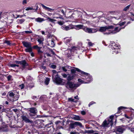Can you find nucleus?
Returning <instances> with one entry per match:
<instances>
[{
	"label": "nucleus",
	"instance_id": "60",
	"mask_svg": "<svg viewBox=\"0 0 134 134\" xmlns=\"http://www.w3.org/2000/svg\"><path fill=\"white\" fill-rule=\"evenodd\" d=\"M111 120V119H110V118H109L108 119V121L109 122V123H110V122H111V123H113V120Z\"/></svg>",
	"mask_w": 134,
	"mask_h": 134
},
{
	"label": "nucleus",
	"instance_id": "25",
	"mask_svg": "<svg viewBox=\"0 0 134 134\" xmlns=\"http://www.w3.org/2000/svg\"><path fill=\"white\" fill-rule=\"evenodd\" d=\"M47 20L48 21H50L52 23H54L55 21H56L55 20L51 19L49 17H47Z\"/></svg>",
	"mask_w": 134,
	"mask_h": 134
},
{
	"label": "nucleus",
	"instance_id": "58",
	"mask_svg": "<svg viewBox=\"0 0 134 134\" xmlns=\"http://www.w3.org/2000/svg\"><path fill=\"white\" fill-rule=\"evenodd\" d=\"M58 23L60 25H62L63 24V22L62 21H58Z\"/></svg>",
	"mask_w": 134,
	"mask_h": 134
},
{
	"label": "nucleus",
	"instance_id": "8",
	"mask_svg": "<svg viewBox=\"0 0 134 134\" xmlns=\"http://www.w3.org/2000/svg\"><path fill=\"white\" fill-rule=\"evenodd\" d=\"M76 126H79L81 127L82 126V124L79 122H74L71 123L69 125V127L71 129L74 128Z\"/></svg>",
	"mask_w": 134,
	"mask_h": 134
},
{
	"label": "nucleus",
	"instance_id": "11",
	"mask_svg": "<svg viewBox=\"0 0 134 134\" xmlns=\"http://www.w3.org/2000/svg\"><path fill=\"white\" fill-rule=\"evenodd\" d=\"M88 74H83V76L85 77L86 80L87 82H86V83H88L92 81L93 78L92 76L90 74L87 73Z\"/></svg>",
	"mask_w": 134,
	"mask_h": 134
},
{
	"label": "nucleus",
	"instance_id": "49",
	"mask_svg": "<svg viewBox=\"0 0 134 134\" xmlns=\"http://www.w3.org/2000/svg\"><path fill=\"white\" fill-rule=\"evenodd\" d=\"M25 33L26 34H31L32 33V32L31 31H25Z\"/></svg>",
	"mask_w": 134,
	"mask_h": 134
},
{
	"label": "nucleus",
	"instance_id": "41",
	"mask_svg": "<svg viewBox=\"0 0 134 134\" xmlns=\"http://www.w3.org/2000/svg\"><path fill=\"white\" fill-rule=\"evenodd\" d=\"M12 111L15 113L16 114H18L19 110L16 109H14L12 110Z\"/></svg>",
	"mask_w": 134,
	"mask_h": 134
},
{
	"label": "nucleus",
	"instance_id": "16",
	"mask_svg": "<svg viewBox=\"0 0 134 134\" xmlns=\"http://www.w3.org/2000/svg\"><path fill=\"white\" fill-rule=\"evenodd\" d=\"M127 108L126 107H124L122 106H120L118 108V112L116 113L115 114H120L121 112V110H124V109H126Z\"/></svg>",
	"mask_w": 134,
	"mask_h": 134
},
{
	"label": "nucleus",
	"instance_id": "44",
	"mask_svg": "<svg viewBox=\"0 0 134 134\" xmlns=\"http://www.w3.org/2000/svg\"><path fill=\"white\" fill-rule=\"evenodd\" d=\"M125 117L126 118H127V119H129L130 121L132 119V117H129V116H127V114H125Z\"/></svg>",
	"mask_w": 134,
	"mask_h": 134
},
{
	"label": "nucleus",
	"instance_id": "20",
	"mask_svg": "<svg viewBox=\"0 0 134 134\" xmlns=\"http://www.w3.org/2000/svg\"><path fill=\"white\" fill-rule=\"evenodd\" d=\"M121 29V28H119V29L118 27H115L114 29V30L112 32V33H116L117 32H119Z\"/></svg>",
	"mask_w": 134,
	"mask_h": 134
},
{
	"label": "nucleus",
	"instance_id": "62",
	"mask_svg": "<svg viewBox=\"0 0 134 134\" xmlns=\"http://www.w3.org/2000/svg\"><path fill=\"white\" fill-rule=\"evenodd\" d=\"M69 100L70 101H71L72 102H74V99H73L72 98H69Z\"/></svg>",
	"mask_w": 134,
	"mask_h": 134
},
{
	"label": "nucleus",
	"instance_id": "63",
	"mask_svg": "<svg viewBox=\"0 0 134 134\" xmlns=\"http://www.w3.org/2000/svg\"><path fill=\"white\" fill-rule=\"evenodd\" d=\"M114 118V116L113 115H111L110 116L109 118H110V119H111V120H113Z\"/></svg>",
	"mask_w": 134,
	"mask_h": 134
},
{
	"label": "nucleus",
	"instance_id": "9",
	"mask_svg": "<svg viewBox=\"0 0 134 134\" xmlns=\"http://www.w3.org/2000/svg\"><path fill=\"white\" fill-rule=\"evenodd\" d=\"M83 29V30L85 32L89 34L93 33L96 32V30L87 27L85 26Z\"/></svg>",
	"mask_w": 134,
	"mask_h": 134
},
{
	"label": "nucleus",
	"instance_id": "39",
	"mask_svg": "<svg viewBox=\"0 0 134 134\" xmlns=\"http://www.w3.org/2000/svg\"><path fill=\"white\" fill-rule=\"evenodd\" d=\"M35 10V9H34L32 7H28L26 8L25 9V10L26 11H28L29 10Z\"/></svg>",
	"mask_w": 134,
	"mask_h": 134
},
{
	"label": "nucleus",
	"instance_id": "55",
	"mask_svg": "<svg viewBox=\"0 0 134 134\" xmlns=\"http://www.w3.org/2000/svg\"><path fill=\"white\" fill-rule=\"evenodd\" d=\"M6 95V93L5 92H4L2 94V98H3Z\"/></svg>",
	"mask_w": 134,
	"mask_h": 134
},
{
	"label": "nucleus",
	"instance_id": "13",
	"mask_svg": "<svg viewBox=\"0 0 134 134\" xmlns=\"http://www.w3.org/2000/svg\"><path fill=\"white\" fill-rule=\"evenodd\" d=\"M64 42L68 46H70L72 45V43L71 41L72 39L68 37H66L64 38Z\"/></svg>",
	"mask_w": 134,
	"mask_h": 134
},
{
	"label": "nucleus",
	"instance_id": "10",
	"mask_svg": "<svg viewBox=\"0 0 134 134\" xmlns=\"http://www.w3.org/2000/svg\"><path fill=\"white\" fill-rule=\"evenodd\" d=\"M21 118L23 121L26 123H29L31 124L34 123L33 121H32L30 120L25 115H23L21 116Z\"/></svg>",
	"mask_w": 134,
	"mask_h": 134
},
{
	"label": "nucleus",
	"instance_id": "26",
	"mask_svg": "<svg viewBox=\"0 0 134 134\" xmlns=\"http://www.w3.org/2000/svg\"><path fill=\"white\" fill-rule=\"evenodd\" d=\"M26 79L27 81V83H28L29 81H31L33 80V78L30 76H27L26 77Z\"/></svg>",
	"mask_w": 134,
	"mask_h": 134
},
{
	"label": "nucleus",
	"instance_id": "31",
	"mask_svg": "<svg viewBox=\"0 0 134 134\" xmlns=\"http://www.w3.org/2000/svg\"><path fill=\"white\" fill-rule=\"evenodd\" d=\"M27 86L28 87L32 88L34 87V84L33 83H31V84L28 83Z\"/></svg>",
	"mask_w": 134,
	"mask_h": 134
},
{
	"label": "nucleus",
	"instance_id": "28",
	"mask_svg": "<svg viewBox=\"0 0 134 134\" xmlns=\"http://www.w3.org/2000/svg\"><path fill=\"white\" fill-rule=\"evenodd\" d=\"M49 78L48 77H47L45 81V84L47 85H48L49 83Z\"/></svg>",
	"mask_w": 134,
	"mask_h": 134
},
{
	"label": "nucleus",
	"instance_id": "22",
	"mask_svg": "<svg viewBox=\"0 0 134 134\" xmlns=\"http://www.w3.org/2000/svg\"><path fill=\"white\" fill-rule=\"evenodd\" d=\"M43 41L44 39L43 38H40L37 40L38 42L40 44H43Z\"/></svg>",
	"mask_w": 134,
	"mask_h": 134
},
{
	"label": "nucleus",
	"instance_id": "19",
	"mask_svg": "<svg viewBox=\"0 0 134 134\" xmlns=\"http://www.w3.org/2000/svg\"><path fill=\"white\" fill-rule=\"evenodd\" d=\"M109 124V123H107V121L105 120L103 122L102 125V126L104 127H107L108 125Z\"/></svg>",
	"mask_w": 134,
	"mask_h": 134
},
{
	"label": "nucleus",
	"instance_id": "18",
	"mask_svg": "<svg viewBox=\"0 0 134 134\" xmlns=\"http://www.w3.org/2000/svg\"><path fill=\"white\" fill-rule=\"evenodd\" d=\"M42 47H40L39 48H38L37 50V53L38 54L40 55H41L40 57L41 58H42V56L41 55L43 53V52L41 50V49H42Z\"/></svg>",
	"mask_w": 134,
	"mask_h": 134
},
{
	"label": "nucleus",
	"instance_id": "15",
	"mask_svg": "<svg viewBox=\"0 0 134 134\" xmlns=\"http://www.w3.org/2000/svg\"><path fill=\"white\" fill-rule=\"evenodd\" d=\"M20 64L22 65L24 68H25V66H29V64L26 63L25 60H23L21 61Z\"/></svg>",
	"mask_w": 134,
	"mask_h": 134
},
{
	"label": "nucleus",
	"instance_id": "29",
	"mask_svg": "<svg viewBox=\"0 0 134 134\" xmlns=\"http://www.w3.org/2000/svg\"><path fill=\"white\" fill-rule=\"evenodd\" d=\"M94 132V131L93 130H85V133H93Z\"/></svg>",
	"mask_w": 134,
	"mask_h": 134
},
{
	"label": "nucleus",
	"instance_id": "3",
	"mask_svg": "<svg viewBox=\"0 0 134 134\" xmlns=\"http://www.w3.org/2000/svg\"><path fill=\"white\" fill-rule=\"evenodd\" d=\"M27 110L29 116L31 118L35 119L38 117L37 114V110L36 108L32 107L27 109Z\"/></svg>",
	"mask_w": 134,
	"mask_h": 134
},
{
	"label": "nucleus",
	"instance_id": "37",
	"mask_svg": "<svg viewBox=\"0 0 134 134\" xmlns=\"http://www.w3.org/2000/svg\"><path fill=\"white\" fill-rule=\"evenodd\" d=\"M77 81L79 82H81L82 83H86V81H85L82 80L81 79H78Z\"/></svg>",
	"mask_w": 134,
	"mask_h": 134
},
{
	"label": "nucleus",
	"instance_id": "14",
	"mask_svg": "<svg viewBox=\"0 0 134 134\" xmlns=\"http://www.w3.org/2000/svg\"><path fill=\"white\" fill-rule=\"evenodd\" d=\"M22 43L24 47L26 48H27L31 46V43L29 42L23 41Z\"/></svg>",
	"mask_w": 134,
	"mask_h": 134
},
{
	"label": "nucleus",
	"instance_id": "24",
	"mask_svg": "<svg viewBox=\"0 0 134 134\" xmlns=\"http://www.w3.org/2000/svg\"><path fill=\"white\" fill-rule=\"evenodd\" d=\"M76 27L80 29H82L83 30V28H84L85 26L83 25H76Z\"/></svg>",
	"mask_w": 134,
	"mask_h": 134
},
{
	"label": "nucleus",
	"instance_id": "57",
	"mask_svg": "<svg viewBox=\"0 0 134 134\" xmlns=\"http://www.w3.org/2000/svg\"><path fill=\"white\" fill-rule=\"evenodd\" d=\"M9 66L12 67H15L16 64H10Z\"/></svg>",
	"mask_w": 134,
	"mask_h": 134
},
{
	"label": "nucleus",
	"instance_id": "23",
	"mask_svg": "<svg viewBox=\"0 0 134 134\" xmlns=\"http://www.w3.org/2000/svg\"><path fill=\"white\" fill-rule=\"evenodd\" d=\"M44 20L43 18H41L40 17L37 18L35 19V21L37 22H41L44 21Z\"/></svg>",
	"mask_w": 134,
	"mask_h": 134
},
{
	"label": "nucleus",
	"instance_id": "50",
	"mask_svg": "<svg viewBox=\"0 0 134 134\" xmlns=\"http://www.w3.org/2000/svg\"><path fill=\"white\" fill-rule=\"evenodd\" d=\"M4 127H2L0 129V130H1L3 132H6L8 131V130L7 129H6L5 130H4Z\"/></svg>",
	"mask_w": 134,
	"mask_h": 134
},
{
	"label": "nucleus",
	"instance_id": "33",
	"mask_svg": "<svg viewBox=\"0 0 134 134\" xmlns=\"http://www.w3.org/2000/svg\"><path fill=\"white\" fill-rule=\"evenodd\" d=\"M12 77V76L10 75H9L7 77V79L8 81H12L11 80Z\"/></svg>",
	"mask_w": 134,
	"mask_h": 134
},
{
	"label": "nucleus",
	"instance_id": "35",
	"mask_svg": "<svg viewBox=\"0 0 134 134\" xmlns=\"http://www.w3.org/2000/svg\"><path fill=\"white\" fill-rule=\"evenodd\" d=\"M53 124V123L52 122H51L49 123L48 124H46L45 125V127H47V128H49L51 126H52V125Z\"/></svg>",
	"mask_w": 134,
	"mask_h": 134
},
{
	"label": "nucleus",
	"instance_id": "42",
	"mask_svg": "<svg viewBox=\"0 0 134 134\" xmlns=\"http://www.w3.org/2000/svg\"><path fill=\"white\" fill-rule=\"evenodd\" d=\"M19 22L20 24H22L25 21V19H21L19 20Z\"/></svg>",
	"mask_w": 134,
	"mask_h": 134
},
{
	"label": "nucleus",
	"instance_id": "56",
	"mask_svg": "<svg viewBox=\"0 0 134 134\" xmlns=\"http://www.w3.org/2000/svg\"><path fill=\"white\" fill-rule=\"evenodd\" d=\"M41 68L42 69H43V70H45L46 69V66H44L43 65H42V66H41Z\"/></svg>",
	"mask_w": 134,
	"mask_h": 134
},
{
	"label": "nucleus",
	"instance_id": "46",
	"mask_svg": "<svg viewBox=\"0 0 134 134\" xmlns=\"http://www.w3.org/2000/svg\"><path fill=\"white\" fill-rule=\"evenodd\" d=\"M95 103H96L95 102H94L93 101H92L89 103V104L88 105V107H90V106L91 105H93V104H94Z\"/></svg>",
	"mask_w": 134,
	"mask_h": 134
},
{
	"label": "nucleus",
	"instance_id": "34",
	"mask_svg": "<svg viewBox=\"0 0 134 134\" xmlns=\"http://www.w3.org/2000/svg\"><path fill=\"white\" fill-rule=\"evenodd\" d=\"M131 5L130 4L127 6L125 7L124 9L123 10L126 11L128 10L130 6Z\"/></svg>",
	"mask_w": 134,
	"mask_h": 134
},
{
	"label": "nucleus",
	"instance_id": "17",
	"mask_svg": "<svg viewBox=\"0 0 134 134\" xmlns=\"http://www.w3.org/2000/svg\"><path fill=\"white\" fill-rule=\"evenodd\" d=\"M27 48L24 50L26 52L31 53L32 52V50L31 46Z\"/></svg>",
	"mask_w": 134,
	"mask_h": 134
},
{
	"label": "nucleus",
	"instance_id": "6",
	"mask_svg": "<svg viewBox=\"0 0 134 134\" xmlns=\"http://www.w3.org/2000/svg\"><path fill=\"white\" fill-rule=\"evenodd\" d=\"M125 126L121 125L116 126L115 129V132L117 134H121L126 129Z\"/></svg>",
	"mask_w": 134,
	"mask_h": 134
},
{
	"label": "nucleus",
	"instance_id": "30",
	"mask_svg": "<svg viewBox=\"0 0 134 134\" xmlns=\"http://www.w3.org/2000/svg\"><path fill=\"white\" fill-rule=\"evenodd\" d=\"M69 47H71V50L72 51H74L76 50V48H77L75 46H73V45L72 44V45L70 46H68Z\"/></svg>",
	"mask_w": 134,
	"mask_h": 134
},
{
	"label": "nucleus",
	"instance_id": "52",
	"mask_svg": "<svg viewBox=\"0 0 134 134\" xmlns=\"http://www.w3.org/2000/svg\"><path fill=\"white\" fill-rule=\"evenodd\" d=\"M81 113L82 115H85L86 114V112L85 111L83 110L81 111Z\"/></svg>",
	"mask_w": 134,
	"mask_h": 134
},
{
	"label": "nucleus",
	"instance_id": "43",
	"mask_svg": "<svg viewBox=\"0 0 134 134\" xmlns=\"http://www.w3.org/2000/svg\"><path fill=\"white\" fill-rule=\"evenodd\" d=\"M24 85L23 83L19 85L20 88L21 89H23L24 88Z\"/></svg>",
	"mask_w": 134,
	"mask_h": 134
},
{
	"label": "nucleus",
	"instance_id": "4",
	"mask_svg": "<svg viewBox=\"0 0 134 134\" xmlns=\"http://www.w3.org/2000/svg\"><path fill=\"white\" fill-rule=\"evenodd\" d=\"M8 98L10 100L13 102L17 100L19 98V94H15L13 93L12 91L9 92L7 95Z\"/></svg>",
	"mask_w": 134,
	"mask_h": 134
},
{
	"label": "nucleus",
	"instance_id": "38",
	"mask_svg": "<svg viewBox=\"0 0 134 134\" xmlns=\"http://www.w3.org/2000/svg\"><path fill=\"white\" fill-rule=\"evenodd\" d=\"M4 43H7L8 45H10L11 44V43L10 41L5 40L4 41Z\"/></svg>",
	"mask_w": 134,
	"mask_h": 134
},
{
	"label": "nucleus",
	"instance_id": "12",
	"mask_svg": "<svg viewBox=\"0 0 134 134\" xmlns=\"http://www.w3.org/2000/svg\"><path fill=\"white\" fill-rule=\"evenodd\" d=\"M74 28L73 25L72 24H70L69 25L66 26L65 25L62 26L61 27V28L63 30L67 31L70 29H72Z\"/></svg>",
	"mask_w": 134,
	"mask_h": 134
},
{
	"label": "nucleus",
	"instance_id": "51",
	"mask_svg": "<svg viewBox=\"0 0 134 134\" xmlns=\"http://www.w3.org/2000/svg\"><path fill=\"white\" fill-rule=\"evenodd\" d=\"M51 67L53 69H55L56 67V66L54 64L52 65H51Z\"/></svg>",
	"mask_w": 134,
	"mask_h": 134
},
{
	"label": "nucleus",
	"instance_id": "61",
	"mask_svg": "<svg viewBox=\"0 0 134 134\" xmlns=\"http://www.w3.org/2000/svg\"><path fill=\"white\" fill-rule=\"evenodd\" d=\"M88 45L90 46H92L93 45V43L91 42H89L88 43Z\"/></svg>",
	"mask_w": 134,
	"mask_h": 134
},
{
	"label": "nucleus",
	"instance_id": "1",
	"mask_svg": "<svg viewBox=\"0 0 134 134\" xmlns=\"http://www.w3.org/2000/svg\"><path fill=\"white\" fill-rule=\"evenodd\" d=\"M74 76H68L67 78V82L65 84L66 87L68 89H74L75 90L80 85L77 83H74L71 81L74 79Z\"/></svg>",
	"mask_w": 134,
	"mask_h": 134
},
{
	"label": "nucleus",
	"instance_id": "47",
	"mask_svg": "<svg viewBox=\"0 0 134 134\" xmlns=\"http://www.w3.org/2000/svg\"><path fill=\"white\" fill-rule=\"evenodd\" d=\"M114 27V26L112 25L108 26H107V29H113Z\"/></svg>",
	"mask_w": 134,
	"mask_h": 134
},
{
	"label": "nucleus",
	"instance_id": "21",
	"mask_svg": "<svg viewBox=\"0 0 134 134\" xmlns=\"http://www.w3.org/2000/svg\"><path fill=\"white\" fill-rule=\"evenodd\" d=\"M107 29V26H103L101 27H100L99 29L100 31L101 32H104Z\"/></svg>",
	"mask_w": 134,
	"mask_h": 134
},
{
	"label": "nucleus",
	"instance_id": "54",
	"mask_svg": "<svg viewBox=\"0 0 134 134\" xmlns=\"http://www.w3.org/2000/svg\"><path fill=\"white\" fill-rule=\"evenodd\" d=\"M27 0H24L23 1L22 4L23 5H24L27 4Z\"/></svg>",
	"mask_w": 134,
	"mask_h": 134
},
{
	"label": "nucleus",
	"instance_id": "48",
	"mask_svg": "<svg viewBox=\"0 0 134 134\" xmlns=\"http://www.w3.org/2000/svg\"><path fill=\"white\" fill-rule=\"evenodd\" d=\"M42 7L44 8L45 9H50V8H49V7H48L45 5H43V4H41Z\"/></svg>",
	"mask_w": 134,
	"mask_h": 134
},
{
	"label": "nucleus",
	"instance_id": "27",
	"mask_svg": "<svg viewBox=\"0 0 134 134\" xmlns=\"http://www.w3.org/2000/svg\"><path fill=\"white\" fill-rule=\"evenodd\" d=\"M58 12L60 13L61 12L62 14L63 15H65V13L63 9L62 8H60L57 11Z\"/></svg>",
	"mask_w": 134,
	"mask_h": 134
},
{
	"label": "nucleus",
	"instance_id": "53",
	"mask_svg": "<svg viewBox=\"0 0 134 134\" xmlns=\"http://www.w3.org/2000/svg\"><path fill=\"white\" fill-rule=\"evenodd\" d=\"M125 23H126V22L124 21V22H123L120 23L119 25H120V26H122L123 25H124Z\"/></svg>",
	"mask_w": 134,
	"mask_h": 134
},
{
	"label": "nucleus",
	"instance_id": "64",
	"mask_svg": "<svg viewBox=\"0 0 134 134\" xmlns=\"http://www.w3.org/2000/svg\"><path fill=\"white\" fill-rule=\"evenodd\" d=\"M45 54L46 55L47 57H51V55L49 53H46Z\"/></svg>",
	"mask_w": 134,
	"mask_h": 134
},
{
	"label": "nucleus",
	"instance_id": "5",
	"mask_svg": "<svg viewBox=\"0 0 134 134\" xmlns=\"http://www.w3.org/2000/svg\"><path fill=\"white\" fill-rule=\"evenodd\" d=\"M109 47L110 48L113 50V52L115 53L116 54L118 53L119 51L118 50L120 49V46L118 43H115L113 41L110 44Z\"/></svg>",
	"mask_w": 134,
	"mask_h": 134
},
{
	"label": "nucleus",
	"instance_id": "2",
	"mask_svg": "<svg viewBox=\"0 0 134 134\" xmlns=\"http://www.w3.org/2000/svg\"><path fill=\"white\" fill-rule=\"evenodd\" d=\"M72 68H74L73 69H71L68 71H70V74H68V76H73L74 79V77L76 76L77 74H75L76 73V71L79 72V74L82 76H84L83 74H88L87 72H86L83 71H82L79 69V68L75 67H72Z\"/></svg>",
	"mask_w": 134,
	"mask_h": 134
},
{
	"label": "nucleus",
	"instance_id": "45",
	"mask_svg": "<svg viewBox=\"0 0 134 134\" xmlns=\"http://www.w3.org/2000/svg\"><path fill=\"white\" fill-rule=\"evenodd\" d=\"M62 69L63 71H64L65 72H66L67 71V70L66 69L67 67H66V66H64L62 67Z\"/></svg>",
	"mask_w": 134,
	"mask_h": 134
},
{
	"label": "nucleus",
	"instance_id": "59",
	"mask_svg": "<svg viewBox=\"0 0 134 134\" xmlns=\"http://www.w3.org/2000/svg\"><path fill=\"white\" fill-rule=\"evenodd\" d=\"M51 43H51L52 45L51 46L52 47H53L54 46V41L52 40H51Z\"/></svg>",
	"mask_w": 134,
	"mask_h": 134
},
{
	"label": "nucleus",
	"instance_id": "32",
	"mask_svg": "<svg viewBox=\"0 0 134 134\" xmlns=\"http://www.w3.org/2000/svg\"><path fill=\"white\" fill-rule=\"evenodd\" d=\"M75 120H81L80 117L78 115H76L74 118Z\"/></svg>",
	"mask_w": 134,
	"mask_h": 134
},
{
	"label": "nucleus",
	"instance_id": "36",
	"mask_svg": "<svg viewBox=\"0 0 134 134\" xmlns=\"http://www.w3.org/2000/svg\"><path fill=\"white\" fill-rule=\"evenodd\" d=\"M67 74L64 73V74H62V75L63 76V77L64 78H66L68 76H67L68 75V74H69V73L67 72Z\"/></svg>",
	"mask_w": 134,
	"mask_h": 134
},
{
	"label": "nucleus",
	"instance_id": "40",
	"mask_svg": "<svg viewBox=\"0 0 134 134\" xmlns=\"http://www.w3.org/2000/svg\"><path fill=\"white\" fill-rule=\"evenodd\" d=\"M39 47L37 45H35L33 46L32 47V48H33L34 49L37 50L38 48H39V47Z\"/></svg>",
	"mask_w": 134,
	"mask_h": 134
},
{
	"label": "nucleus",
	"instance_id": "7",
	"mask_svg": "<svg viewBox=\"0 0 134 134\" xmlns=\"http://www.w3.org/2000/svg\"><path fill=\"white\" fill-rule=\"evenodd\" d=\"M63 80L60 77L58 74L55 76L54 82L58 85H64V82L62 81Z\"/></svg>",
	"mask_w": 134,
	"mask_h": 134
}]
</instances>
